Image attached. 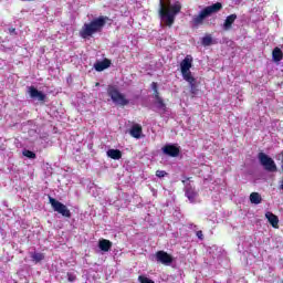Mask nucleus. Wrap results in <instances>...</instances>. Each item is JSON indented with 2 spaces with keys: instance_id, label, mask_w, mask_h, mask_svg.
Returning <instances> with one entry per match:
<instances>
[{
  "instance_id": "nucleus-34",
  "label": "nucleus",
  "mask_w": 283,
  "mask_h": 283,
  "mask_svg": "<svg viewBox=\"0 0 283 283\" xmlns=\"http://www.w3.org/2000/svg\"><path fill=\"white\" fill-rule=\"evenodd\" d=\"M9 32H10V34H14V32H17V29L10 28V29H9Z\"/></svg>"
},
{
  "instance_id": "nucleus-18",
  "label": "nucleus",
  "mask_w": 283,
  "mask_h": 283,
  "mask_svg": "<svg viewBox=\"0 0 283 283\" xmlns=\"http://www.w3.org/2000/svg\"><path fill=\"white\" fill-rule=\"evenodd\" d=\"M272 59L275 61V63H280L283 59V52L282 49L275 46L272 51Z\"/></svg>"
},
{
  "instance_id": "nucleus-10",
  "label": "nucleus",
  "mask_w": 283,
  "mask_h": 283,
  "mask_svg": "<svg viewBox=\"0 0 283 283\" xmlns=\"http://www.w3.org/2000/svg\"><path fill=\"white\" fill-rule=\"evenodd\" d=\"M192 65H193V59L187 55L180 63L181 73L191 71Z\"/></svg>"
},
{
  "instance_id": "nucleus-11",
  "label": "nucleus",
  "mask_w": 283,
  "mask_h": 283,
  "mask_svg": "<svg viewBox=\"0 0 283 283\" xmlns=\"http://www.w3.org/2000/svg\"><path fill=\"white\" fill-rule=\"evenodd\" d=\"M111 66H112V60L109 59H104L103 61L96 62L94 64V69L96 70V72H103Z\"/></svg>"
},
{
  "instance_id": "nucleus-32",
  "label": "nucleus",
  "mask_w": 283,
  "mask_h": 283,
  "mask_svg": "<svg viewBox=\"0 0 283 283\" xmlns=\"http://www.w3.org/2000/svg\"><path fill=\"white\" fill-rule=\"evenodd\" d=\"M151 90H153V92H158V83L153 82L151 83Z\"/></svg>"
},
{
  "instance_id": "nucleus-31",
  "label": "nucleus",
  "mask_w": 283,
  "mask_h": 283,
  "mask_svg": "<svg viewBox=\"0 0 283 283\" xmlns=\"http://www.w3.org/2000/svg\"><path fill=\"white\" fill-rule=\"evenodd\" d=\"M281 156H282V170H283V150L281 151ZM280 189H281V191H283V179L281 180V182H280Z\"/></svg>"
},
{
  "instance_id": "nucleus-4",
  "label": "nucleus",
  "mask_w": 283,
  "mask_h": 283,
  "mask_svg": "<svg viewBox=\"0 0 283 283\" xmlns=\"http://www.w3.org/2000/svg\"><path fill=\"white\" fill-rule=\"evenodd\" d=\"M107 94L116 105H119L120 107L129 105V99H126L125 95L122 94L115 86H108Z\"/></svg>"
},
{
  "instance_id": "nucleus-9",
  "label": "nucleus",
  "mask_w": 283,
  "mask_h": 283,
  "mask_svg": "<svg viewBox=\"0 0 283 283\" xmlns=\"http://www.w3.org/2000/svg\"><path fill=\"white\" fill-rule=\"evenodd\" d=\"M185 196L190 202H196V198H198V192L196 191V188L191 187V184H188V186L186 187Z\"/></svg>"
},
{
  "instance_id": "nucleus-5",
  "label": "nucleus",
  "mask_w": 283,
  "mask_h": 283,
  "mask_svg": "<svg viewBox=\"0 0 283 283\" xmlns=\"http://www.w3.org/2000/svg\"><path fill=\"white\" fill-rule=\"evenodd\" d=\"M49 202L54 211L56 213H60V216H63V218H72V212L67 209V206H65L63 202L49 197Z\"/></svg>"
},
{
  "instance_id": "nucleus-24",
  "label": "nucleus",
  "mask_w": 283,
  "mask_h": 283,
  "mask_svg": "<svg viewBox=\"0 0 283 283\" xmlns=\"http://www.w3.org/2000/svg\"><path fill=\"white\" fill-rule=\"evenodd\" d=\"M190 86V93L192 96H196L198 94V85L196 84V80L193 82H188Z\"/></svg>"
},
{
  "instance_id": "nucleus-21",
  "label": "nucleus",
  "mask_w": 283,
  "mask_h": 283,
  "mask_svg": "<svg viewBox=\"0 0 283 283\" xmlns=\"http://www.w3.org/2000/svg\"><path fill=\"white\" fill-rule=\"evenodd\" d=\"M181 75H182V78L187 81V83H193V81H196V77H193V75L191 74V71L181 73Z\"/></svg>"
},
{
  "instance_id": "nucleus-28",
  "label": "nucleus",
  "mask_w": 283,
  "mask_h": 283,
  "mask_svg": "<svg viewBox=\"0 0 283 283\" xmlns=\"http://www.w3.org/2000/svg\"><path fill=\"white\" fill-rule=\"evenodd\" d=\"M66 276L70 282H76L75 274L67 272Z\"/></svg>"
},
{
  "instance_id": "nucleus-3",
  "label": "nucleus",
  "mask_w": 283,
  "mask_h": 283,
  "mask_svg": "<svg viewBox=\"0 0 283 283\" xmlns=\"http://www.w3.org/2000/svg\"><path fill=\"white\" fill-rule=\"evenodd\" d=\"M221 8H222V4L220 2H216L209 7H206L199 12V14L193 15L192 25H195L196 28H198V25H202L207 17H211V14H216V12H220Z\"/></svg>"
},
{
  "instance_id": "nucleus-16",
  "label": "nucleus",
  "mask_w": 283,
  "mask_h": 283,
  "mask_svg": "<svg viewBox=\"0 0 283 283\" xmlns=\"http://www.w3.org/2000/svg\"><path fill=\"white\" fill-rule=\"evenodd\" d=\"M106 155L108 158H112V160H120V158H123V151L119 149H108Z\"/></svg>"
},
{
  "instance_id": "nucleus-26",
  "label": "nucleus",
  "mask_w": 283,
  "mask_h": 283,
  "mask_svg": "<svg viewBox=\"0 0 283 283\" xmlns=\"http://www.w3.org/2000/svg\"><path fill=\"white\" fill-rule=\"evenodd\" d=\"M138 282H140V283H156L151 279H149V277H147L145 275H139L138 276Z\"/></svg>"
},
{
  "instance_id": "nucleus-23",
  "label": "nucleus",
  "mask_w": 283,
  "mask_h": 283,
  "mask_svg": "<svg viewBox=\"0 0 283 283\" xmlns=\"http://www.w3.org/2000/svg\"><path fill=\"white\" fill-rule=\"evenodd\" d=\"M201 43L205 46H209L213 43V38H211V35H206L202 38Z\"/></svg>"
},
{
  "instance_id": "nucleus-15",
  "label": "nucleus",
  "mask_w": 283,
  "mask_h": 283,
  "mask_svg": "<svg viewBox=\"0 0 283 283\" xmlns=\"http://www.w3.org/2000/svg\"><path fill=\"white\" fill-rule=\"evenodd\" d=\"M129 134L133 138H140L143 135V126H140V124H134L129 130Z\"/></svg>"
},
{
  "instance_id": "nucleus-33",
  "label": "nucleus",
  "mask_w": 283,
  "mask_h": 283,
  "mask_svg": "<svg viewBox=\"0 0 283 283\" xmlns=\"http://www.w3.org/2000/svg\"><path fill=\"white\" fill-rule=\"evenodd\" d=\"M187 180H191V177H184L181 180L182 185H187Z\"/></svg>"
},
{
  "instance_id": "nucleus-7",
  "label": "nucleus",
  "mask_w": 283,
  "mask_h": 283,
  "mask_svg": "<svg viewBox=\"0 0 283 283\" xmlns=\"http://www.w3.org/2000/svg\"><path fill=\"white\" fill-rule=\"evenodd\" d=\"M156 260L160 264L169 266L174 262V256H171V254L167 253L166 251L160 250L156 252Z\"/></svg>"
},
{
  "instance_id": "nucleus-17",
  "label": "nucleus",
  "mask_w": 283,
  "mask_h": 283,
  "mask_svg": "<svg viewBox=\"0 0 283 283\" xmlns=\"http://www.w3.org/2000/svg\"><path fill=\"white\" fill-rule=\"evenodd\" d=\"M98 248L101 249V251H104L105 253H107V251L112 250V241L107 239H102L98 242Z\"/></svg>"
},
{
  "instance_id": "nucleus-8",
  "label": "nucleus",
  "mask_w": 283,
  "mask_h": 283,
  "mask_svg": "<svg viewBox=\"0 0 283 283\" xmlns=\"http://www.w3.org/2000/svg\"><path fill=\"white\" fill-rule=\"evenodd\" d=\"M163 153L170 158H178L180 156V148L176 145H166L163 147Z\"/></svg>"
},
{
  "instance_id": "nucleus-22",
  "label": "nucleus",
  "mask_w": 283,
  "mask_h": 283,
  "mask_svg": "<svg viewBox=\"0 0 283 283\" xmlns=\"http://www.w3.org/2000/svg\"><path fill=\"white\" fill-rule=\"evenodd\" d=\"M158 109H161L163 113L167 112V104H165V101L163 98L156 99Z\"/></svg>"
},
{
  "instance_id": "nucleus-6",
  "label": "nucleus",
  "mask_w": 283,
  "mask_h": 283,
  "mask_svg": "<svg viewBox=\"0 0 283 283\" xmlns=\"http://www.w3.org/2000/svg\"><path fill=\"white\" fill-rule=\"evenodd\" d=\"M258 158L262 167H264L265 171H277V165H275V161L273 160V158L269 157V155L264 153H259Z\"/></svg>"
},
{
  "instance_id": "nucleus-19",
  "label": "nucleus",
  "mask_w": 283,
  "mask_h": 283,
  "mask_svg": "<svg viewBox=\"0 0 283 283\" xmlns=\"http://www.w3.org/2000/svg\"><path fill=\"white\" fill-rule=\"evenodd\" d=\"M250 202L252 205H261L262 203V196L259 192H252L250 195Z\"/></svg>"
},
{
  "instance_id": "nucleus-30",
  "label": "nucleus",
  "mask_w": 283,
  "mask_h": 283,
  "mask_svg": "<svg viewBox=\"0 0 283 283\" xmlns=\"http://www.w3.org/2000/svg\"><path fill=\"white\" fill-rule=\"evenodd\" d=\"M154 98H155V101H159L160 98H163V97H160V92L154 91Z\"/></svg>"
},
{
  "instance_id": "nucleus-20",
  "label": "nucleus",
  "mask_w": 283,
  "mask_h": 283,
  "mask_svg": "<svg viewBox=\"0 0 283 283\" xmlns=\"http://www.w3.org/2000/svg\"><path fill=\"white\" fill-rule=\"evenodd\" d=\"M32 262H35V264H39V262H43L45 260V254L41 252H33L31 253Z\"/></svg>"
},
{
  "instance_id": "nucleus-35",
  "label": "nucleus",
  "mask_w": 283,
  "mask_h": 283,
  "mask_svg": "<svg viewBox=\"0 0 283 283\" xmlns=\"http://www.w3.org/2000/svg\"><path fill=\"white\" fill-rule=\"evenodd\" d=\"M101 85V83H96V86Z\"/></svg>"
},
{
  "instance_id": "nucleus-29",
  "label": "nucleus",
  "mask_w": 283,
  "mask_h": 283,
  "mask_svg": "<svg viewBox=\"0 0 283 283\" xmlns=\"http://www.w3.org/2000/svg\"><path fill=\"white\" fill-rule=\"evenodd\" d=\"M196 235L199 240H205V234L202 233V230L197 231Z\"/></svg>"
},
{
  "instance_id": "nucleus-27",
  "label": "nucleus",
  "mask_w": 283,
  "mask_h": 283,
  "mask_svg": "<svg viewBox=\"0 0 283 283\" xmlns=\"http://www.w3.org/2000/svg\"><path fill=\"white\" fill-rule=\"evenodd\" d=\"M156 176H157V178H165V176H167V171H165V170H157L156 171Z\"/></svg>"
},
{
  "instance_id": "nucleus-25",
  "label": "nucleus",
  "mask_w": 283,
  "mask_h": 283,
  "mask_svg": "<svg viewBox=\"0 0 283 283\" xmlns=\"http://www.w3.org/2000/svg\"><path fill=\"white\" fill-rule=\"evenodd\" d=\"M23 156H25L27 158H31V159H34L36 158V154L32 150H23Z\"/></svg>"
},
{
  "instance_id": "nucleus-13",
  "label": "nucleus",
  "mask_w": 283,
  "mask_h": 283,
  "mask_svg": "<svg viewBox=\"0 0 283 283\" xmlns=\"http://www.w3.org/2000/svg\"><path fill=\"white\" fill-rule=\"evenodd\" d=\"M238 19V14L232 13L228 15L223 22V30L229 31L231 28H233V23H235V20Z\"/></svg>"
},
{
  "instance_id": "nucleus-36",
  "label": "nucleus",
  "mask_w": 283,
  "mask_h": 283,
  "mask_svg": "<svg viewBox=\"0 0 283 283\" xmlns=\"http://www.w3.org/2000/svg\"><path fill=\"white\" fill-rule=\"evenodd\" d=\"M2 23H3V22H2V21H0V25H2Z\"/></svg>"
},
{
  "instance_id": "nucleus-14",
  "label": "nucleus",
  "mask_w": 283,
  "mask_h": 283,
  "mask_svg": "<svg viewBox=\"0 0 283 283\" xmlns=\"http://www.w3.org/2000/svg\"><path fill=\"white\" fill-rule=\"evenodd\" d=\"M265 218L272 224L273 229H277L280 226V219L273 212H266Z\"/></svg>"
},
{
  "instance_id": "nucleus-12",
  "label": "nucleus",
  "mask_w": 283,
  "mask_h": 283,
  "mask_svg": "<svg viewBox=\"0 0 283 283\" xmlns=\"http://www.w3.org/2000/svg\"><path fill=\"white\" fill-rule=\"evenodd\" d=\"M29 94L31 98H38V101H45L46 96L43 92L36 90L34 86L29 87Z\"/></svg>"
},
{
  "instance_id": "nucleus-1",
  "label": "nucleus",
  "mask_w": 283,
  "mask_h": 283,
  "mask_svg": "<svg viewBox=\"0 0 283 283\" xmlns=\"http://www.w3.org/2000/svg\"><path fill=\"white\" fill-rule=\"evenodd\" d=\"M107 21H111L109 17L99 15L90 22L84 23L78 32L81 39H92L94 34L103 32V28H105Z\"/></svg>"
},
{
  "instance_id": "nucleus-2",
  "label": "nucleus",
  "mask_w": 283,
  "mask_h": 283,
  "mask_svg": "<svg viewBox=\"0 0 283 283\" xmlns=\"http://www.w3.org/2000/svg\"><path fill=\"white\" fill-rule=\"evenodd\" d=\"M181 10L182 6L180 2H177L174 6H167L164 0H159V17L168 28L174 25L176 22V14H179Z\"/></svg>"
}]
</instances>
